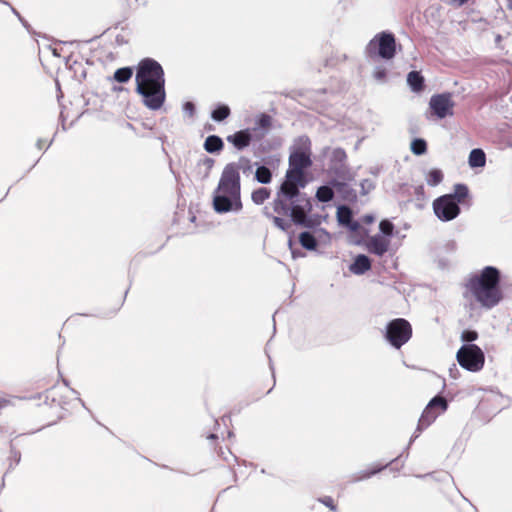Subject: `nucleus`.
I'll return each mask as SVG.
<instances>
[{"label":"nucleus","instance_id":"nucleus-47","mask_svg":"<svg viewBox=\"0 0 512 512\" xmlns=\"http://www.w3.org/2000/svg\"><path fill=\"white\" fill-rule=\"evenodd\" d=\"M11 455H12V457L15 459L16 464H18V463L20 462V459H21V454H20V452H19V451H17V450H12V451H11Z\"/></svg>","mask_w":512,"mask_h":512},{"label":"nucleus","instance_id":"nucleus-37","mask_svg":"<svg viewBox=\"0 0 512 512\" xmlns=\"http://www.w3.org/2000/svg\"><path fill=\"white\" fill-rule=\"evenodd\" d=\"M478 338V333L475 330L466 329L461 333V340L464 344H473Z\"/></svg>","mask_w":512,"mask_h":512},{"label":"nucleus","instance_id":"nucleus-44","mask_svg":"<svg viewBox=\"0 0 512 512\" xmlns=\"http://www.w3.org/2000/svg\"><path fill=\"white\" fill-rule=\"evenodd\" d=\"M0 4H3V5H6V6H9L12 13L17 16V18H21L22 16L20 15V13L6 0H0Z\"/></svg>","mask_w":512,"mask_h":512},{"label":"nucleus","instance_id":"nucleus-49","mask_svg":"<svg viewBox=\"0 0 512 512\" xmlns=\"http://www.w3.org/2000/svg\"><path fill=\"white\" fill-rule=\"evenodd\" d=\"M19 21L22 23V25H23L27 30H29L30 25L28 24V22H27L23 17L19 18Z\"/></svg>","mask_w":512,"mask_h":512},{"label":"nucleus","instance_id":"nucleus-38","mask_svg":"<svg viewBox=\"0 0 512 512\" xmlns=\"http://www.w3.org/2000/svg\"><path fill=\"white\" fill-rule=\"evenodd\" d=\"M360 187H361V194L367 195L368 193H370L372 190L375 189V183L370 179H363L360 182Z\"/></svg>","mask_w":512,"mask_h":512},{"label":"nucleus","instance_id":"nucleus-5","mask_svg":"<svg viewBox=\"0 0 512 512\" xmlns=\"http://www.w3.org/2000/svg\"><path fill=\"white\" fill-rule=\"evenodd\" d=\"M319 161L327 167V171L333 177L342 180H352L353 175L348 165V156L341 147L324 146L318 155Z\"/></svg>","mask_w":512,"mask_h":512},{"label":"nucleus","instance_id":"nucleus-35","mask_svg":"<svg viewBox=\"0 0 512 512\" xmlns=\"http://www.w3.org/2000/svg\"><path fill=\"white\" fill-rule=\"evenodd\" d=\"M394 228V224L390 220L384 219L379 223V234L389 239L394 234Z\"/></svg>","mask_w":512,"mask_h":512},{"label":"nucleus","instance_id":"nucleus-28","mask_svg":"<svg viewBox=\"0 0 512 512\" xmlns=\"http://www.w3.org/2000/svg\"><path fill=\"white\" fill-rule=\"evenodd\" d=\"M230 108L225 104H218L211 112V118L216 122H222L230 116Z\"/></svg>","mask_w":512,"mask_h":512},{"label":"nucleus","instance_id":"nucleus-43","mask_svg":"<svg viewBox=\"0 0 512 512\" xmlns=\"http://www.w3.org/2000/svg\"><path fill=\"white\" fill-rule=\"evenodd\" d=\"M346 228L351 232H357L360 229V223L357 220H352Z\"/></svg>","mask_w":512,"mask_h":512},{"label":"nucleus","instance_id":"nucleus-8","mask_svg":"<svg viewBox=\"0 0 512 512\" xmlns=\"http://www.w3.org/2000/svg\"><path fill=\"white\" fill-rule=\"evenodd\" d=\"M412 337V326L404 318H396L388 322L385 339L396 349H400Z\"/></svg>","mask_w":512,"mask_h":512},{"label":"nucleus","instance_id":"nucleus-14","mask_svg":"<svg viewBox=\"0 0 512 512\" xmlns=\"http://www.w3.org/2000/svg\"><path fill=\"white\" fill-rule=\"evenodd\" d=\"M226 139L237 150L242 151L251 144L253 140V132L250 128L242 129L234 134L228 135Z\"/></svg>","mask_w":512,"mask_h":512},{"label":"nucleus","instance_id":"nucleus-27","mask_svg":"<svg viewBox=\"0 0 512 512\" xmlns=\"http://www.w3.org/2000/svg\"><path fill=\"white\" fill-rule=\"evenodd\" d=\"M337 220L340 225L346 227L353 218L352 209L347 205H341L337 208Z\"/></svg>","mask_w":512,"mask_h":512},{"label":"nucleus","instance_id":"nucleus-51","mask_svg":"<svg viewBox=\"0 0 512 512\" xmlns=\"http://www.w3.org/2000/svg\"><path fill=\"white\" fill-rule=\"evenodd\" d=\"M317 232L324 234L328 239L330 238V234L325 229H319Z\"/></svg>","mask_w":512,"mask_h":512},{"label":"nucleus","instance_id":"nucleus-7","mask_svg":"<svg viewBox=\"0 0 512 512\" xmlns=\"http://www.w3.org/2000/svg\"><path fill=\"white\" fill-rule=\"evenodd\" d=\"M369 57H379L385 60H390L396 53L395 36L391 32L378 33L366 47Z\"/></svg>","mask_w":512,"mask_h":512},{"label":"nucleus","instance_id":"nucleus-32","mask_svg":"<svg viewBox=\"0 0 512 512\" xmlns=\"http://www.w3.org/2000/svg\"><path fill=\"white\" fill-rule=\"evenodd\" d=\"M270 197V190L265 187H260L252 192V201L257 204H263Z\"/></svg>","mask_w":512,"mask_h":512},{"label":"nucleus","instance_id":"nucleus-13","mask_svg":"<svg viewBox=\"0 0 512 512\" xmlns=\"http://www.w3.org/2000/svg\"><path fill=\"white\" fill-rule=\"evenodd\" d=\"M440 415L439 412L433 410V409H429V406L426 405L424 411L422 412L420 418H419V421H418V425H417V428H416V431L414 432V434L412 435V437L410 438V441L406 447V449H409V447L411 446V444L413 443V441L419 437L420 433L425 430L426 428H428L435 420L436 418Z\"/></svg>","mask_w":512,"mask_h":512},{"label":"nucleus","instance_id":"nucleus-54","mask_svg":"<svg viewBox=\"0 0 512 512\" xmlns=\"http://www.w3.org/2000/svg\"><path fill=\"white\" fill-rule=\"evenodd\" d=\"M209 439H217V435L216 434H210L208 436Z\"/></svg>","mask_w":512,"mask_h":512},{"label":"nucleus","instance_id":"nucleus-52","mask_svg":"<svg viewBox=\"0 0 512 512\" xmlns=\"http://www.w3.org/2000/svg\"><path fill=\"white\" fill-rule=\"evenodd\" d=\"M501 40H502V36L500 34H497L495 37V43L497 46H499V43L501 42Z\"/></svg>","mask_w":512,"mask_h":512},{"label":"nucleus","instance_id":"nucleus-59","mask_svg":"<svg viewBox=\"0 0 512 512\" xmlns=\"http://www.w3.org/2000/svg\"><path fill=\"white\" fill-rule=\"evenodd\" d=\"M292 255H293V258H295L296 257V252L292 251Z\"/></svg>","mask_w":512,"mask_h":512},{"label":"nucleus","instance_id":"nucleus-17","mask_svg":"<svg viewBox=\"0 0 512 512\" xmlns=\"http://www.w3.org/2000/svg\"><path fill=\"white\" fill-rule=\"evenodd\" d=\"M371 260L365 254H359L354 258L349 270L355 275H363L371 269Z\"/></svg>","mask_w":512,"mask_h":512},{"label":"nucleus","instance_id":"nucleus-33","mask_svg":"<svg viewBox=\"0 0 512 512\" xmlns=\"http://www.w3.org/2000/svg\"><path fill=\"white\" fill-rule=\"evenodd\" d=\"M410 149L417 156L424 155L427 152V142L423 138H415L411 142Z\"/></svg>","mask_w":512,"mask_h":512},{"label":"nucleus","instance_id":"nucleus-19","mask_svg":"<svg viewBox=\"0 0 512 512\" xmlns=\"http://www.w3.org/2000/svg\"><path fill=\"white\" fill-rule=\"evenodd\" d=\"M263 214L267 217V218H270L272 219L274 225L279 228L280 230L282 231H288L290 228H291V220L288 221V220H285L284 218H281L279 216H275L274 215V211H273V202L269 205H266L264 208H263ZM275 214H277L275 212Z\"/></svg>","mask_w":512,"mask_h":512},{"label":"nucleus","instance_id":"nucleus-29","mask_svg":"<svg viewBox=\"0 0 512 512\" xmlns=\"http://www.w3.org/2000/svg\"><path fill=\"white\" fill-rule=\"evenodd\" d=\"M429 406V409H433L440 414L445 412L448 409V401L445 397L441 395H436L433 397L427 404Z\"/></svg>","mask_w":512,"mask_h":512},{"label":"nucleus","instance_id":"nucleus-21","mask_svg":"<svg viewBox=\"0 0 512 512\" xmlns=\"http://www.w3.org/2000/svg\"><path fill=\"white\" fill-rule=\"evenodd\" d=\"M203 147L210 154L220 153L224 148V142L218 135H209L205 139Z\"/></svg>","mask_w":512,"mask_h":512},{"label":"nucleus","instance_id":"nucleus-39","mask_svg":"<svg viewBox=\"0 0 512 512\" xmlns=\"http://www.w3.org/2000/svg\"><path fill=\"white\" fill-rule=\"evenodd\" d=\"M387 71L383 67H376L373 76L378 81H384L386 79Z\"/></svg>","mask_w":512,"mask_h":512},{"label":"nucleus","instance_id":"nucleus-25","mask_svg":"<svg viewBox=\"0 0 512 512\" xmlns=\"http://www.w3.org/2000/svg\"><path fill=\"white\" fill-rule=\"evenodd\" d=\"M299 243L304 249L308 251H315L318 246V240L316 236L309 231H303L299 234Z\"/></svg>","mask_w":512,"mask_h":512},{"label":"nucleus","instance_id":"nucleus-41","mask_svg":"<svg viewBox=\"0 0 512 512\" xmlns=\"http://www.w3.org/2000/svg\"><path fill=\"white\" fill-rule=\"evenodd\" d=\"M183 111L189 116H193L195 113V105L193 102L187 101L183 104Z\"/></svg>","mask_w":512,"mask_h":512},{"label":"nucleus","instance_id":"nucleus-9","mask_svg":"<svg viewBox=\"0 0 512 512\" xmlns=\"http://www.w3.org/2000/svg\"><path fill=\"white\" fill-rule=\"evenodd\" d=\"M459 365L470 372L480 371L485 362L482 349L476 344H463L456 354Z\"/></svg>","mask_w":512,"mask_h":512},{"label":"nucleus","instance_id":"nucleus-46","mask_svg":"<svg viewBox=\"0 0 512 512\" xmlns=\"http://www.w3.org/2000/svg\"><path fill=\"white\" fill-rule=\"evenodd\" d=\"M71 391H72L75 395H79V393H78L75 389L71 388ZM76 399H77V401L81 404V406H82L84 409H86L88 412H90V410H89V409H88V407L86 406L85 402H84V401H83L79 396H77V398H76Z\"/></svg>","mask_w":512,"mask_h":512},{"label":"nucleus","instance_id":"nucleus-56","mask_svg":"<svg viewBox=\"0 0 512 512\" xmlns=\"http://www.w3.org/2000/svg\"><path fill=\"white\" fill-rule=\"evenodd\" d=\"M270 369L273 370L272 363L270 362ZM272 374L274 375V371H272Z\"/></svg>","mask_w":512,"mask_h":512},{"label":"nucleus","instance_id":"nucleus-31","mask_svg":"<svg viewBox=\"0 0 512 512\" xmlns=\"http://www.w3.org/2000/svg\"><path fill=\"white\" fill-rule=\"evenodd\" d=\"M133 75L131 67L118 68L113 75V79L118 83H127Z\"/></svg>","mask_w":512,"mask_h":512},{"label":"nucleus","instance_id":"nucleus-4","mask_svg":"<svg viewBox=\"0 0 512 512\" xmlns=\"http://www.w3.org/2000/svg\"><path fill=\"white\" fill-rule=\"evenodd\" d=\"M468 196L469 189L466 184H455L453 193L439 196L433 201L434 214L442 222L454 220L461 213L460 204Z\"/></svg>","mask_w":512,"mask_h":512},{"label":"nucleus","instance_id":"nucleus-55","mask_svg":"<svg viewBox=\"0 0 512 512\" xmlns=\"http://www.w3.org/2000/svg\"><path fill=\"white\" fill-rule=\"evenodd\" d=\"M63 384H64L65 386L69 387V381H68V380H66V379H63Z\"/></svg>","mask_w":512,"mask_h":512},{"label":"nucleus","instance_id":"nucleus-42","mask_svg":"<svg viewBox=\"0 0 512 512\" xmlns=\"http://www.w3.org/2000/svg\"><path fill=\"white\" fill-rule=\"evenodd\" d=\"M201 162H202V165H204L206 168V175H208L210 173V170L214 166V163H215L214 159H212L210 157H205Z\"/></svg>","mask_w":512,"mask_h":512},{"label":"nucleus","instance_id":"nucleus-3","mask_svg":"<svg viewBox=\"0 0 512 512\" xmlns=\"http://www.w3.org/2000/svg\"><path fill=\"white\" fill-rule=\"evenodd\" d=\"M500 281V271L494 266H486L480 274L469 279L467 287L482 307L491 309L497 306L503 297Z\"/></svg>","mask_w":512,"mask_h":512},{"label":"nucleus","instance_id":"nucleus-45","mask_svg":"<svg viewBox=\"0 0 512 512\" xmlns=\"http://www.w3.org/2000/svg\"><path fill=\"white\" fill-rule=\"evenodd\" d=\"M375 220V217L372 214H366L363 216L362 221L365 224H371Z\"/></svg>","mask_w":512,"mask_h":512},{"label":"nucleus","instance_id":"nucleus-16","mask_svg":"<svg viewBox=\"0 0 512 512\" xmlns=\"http://www.w3.org/2000/svg\"><path fill=\"white\" fill-rule=\"evenodd\" d=\"M389 245L390 239L384 238L380 234H376L369 238L366 248L370 253L381 257L388 251Z\"/></svg>","mask_w":512,"mask_h":512},{"label":"nucleus","instance_id":"nucleus-1","mask_svg":"<svg viewBox=\"0 0 512 512\" xmlns=\"http://www.w3.org/2000/svg\"><path fill=\"white\" fill-rule=\"evenodd\" d=\"M309 180L306 171H286L273 200V211L278 215L291 217L294 224L305 228H315L320 225L318 216H311L312 202L304 189Z\"/></svg>","mask_w":512,"mask_h":512},{"label":"nucleus","instance_id":"nucleus-53","mask_svg":"<svg viewBox=\"0 0 512 512\" xmlns=\"http://www.w3.org/2000/svg\"><path fill=\"white\" fill-rule=\"evenodd\" d=\"M507 7L512 9V0H507Z\"/></svg>","mask_w":512,"mask_h":512},{"label":"nucleus","instance_id":"nucleus-30","mask_svg":"<svg viewBox=\"0 0 512 512\" xmlns=\"http://www.w3.org/2000/svg\"><path fill=\"white\" fill-rule=\"evenodd\" d=\"M255 179L261 184H269L272 180V172L265 165H259L255 171Z\"/></svg>","mask_w":512,"mask_h":512},{"label":"nucleus","instance_id":"nucleus-22","mask_svg":"<svg viewBox=\"0 0 512 512\" xmlns=\"http://www.w3.org/2000/svg\"><path fill=\"white\" fill-rule=\"evenodd\" d=\"M457 250V243L454 240H448L446 241L441 247L437 249V256L439 258V266L441 268H445L448 266V260H445L442 257V255L445 254H454Z\"/></svg>","mask_w":512,"mask_h":512},{"label":"nucleus","instance_id":"nucleus-15","mask_svg":"<svg viewBox=\"0 0 512 512\" xmlns=\"http://www.w3.org/2000/svg\"><path fill=\"white\" fill-rule=\"evenodd\" d=\"M349 180H342L337 177L331 179L332 186L344 201L354 202L357 200L356 191L348 184Z\"/></svg>","mask_w":512,"mask_h":512},{"label":"nucleus","instance_id":"nucleus-36","mask_svg":"<svg viewBox=\"0 0 512 512\" xmlns=\"http://www.w3.org/2000/svg\"><path fill=\"white\" fill-rule=\"evenodd\" d=\"M237 167V171H242L243 174L249 175L253 170V164L250 159L242 156L239 158L238 162L235 163Z\"/></svg>","mask_w":512,"mask_h":512},{"label":"nucleus","instance_id":"nucleus-10","mask_svg":"<svg viewBox=\"0 0 512 512\" xmlns=\"http://www.w3.org/2000/svg\"><path fill=\"white\" fill-rule=\"evenodd\" d=\"M216 189L233 196L240 195V175L235 163H229L224 167Z\"/></svg>","mask_w":512,"mask_h":512},{"label":"nucleus","instance_id":"nucleus-12","mask_svg":"<svg viewBox=\"0 0 512 512\" xmlns=\"http://www.w3.org/2000/svg\"><path fill=\"white\" fill-rule=\"evenodd\" d=\"M213 207L217 213H227L232 210H240L242 207L240 195L233 196L232 194L218 191V189H216L213 196Z\"/></svg>","mask_w":512,"mask_h":512},{"label":"nucleus","instance_id":"nucleus-24","mask_svg":"<svg viewBox=\"0 0 512 512\" xmlns=\"http://www.w3.org/2000/svg\"><path fill=\"white\" fill-rule=\"evenodd\" d=\"M468 164L471 168L484 167L486 164V154L481 148H474L470 151Z\"/></svg>","mask_w":512,"mask_h":512},{"label":"nucleus","instance_id":"nucleus-23","mask_svg":"<svg viewBox=\"0 0 512 512\" xmlns=\"http://www.w3.org/2000/svg\"><path fill=\"white\" fill-rule=\"evenodd\" d=\"M335 195V187L331 184V179L327 184L318 187L316 191V199L322 203H328L333 200Z\"/></svg>","mask_w":512,"mask_h":512},{"label":"nucleus","instance_id":"nucleus-26","mask_svg":"<svg viewBox=\"0 0 512 512\" xmlns=\"http://www.w3.org/2000/svg\"><path fill=\"white\" fill-rule=\"evenodd\" d=\"M255 127H253L251 130L257 131L258 129L263 130L261 137H263L269 130V128L272 125V117L267 113H261L257 118L255 122Z\"/></svg>","mask_w":512,"mask_h":512},{"label":"nucleus","instance_id":"nucleus-6","mask_svg":"<svg viewBox=\"0 0 512 512\" xmlns=\"http://www.w3.org/2000/svg\"><path fill=\"white\" fill-rule=\"evenodd\" d=\"M287 171H306L312 166L311 141L308 136L301 135L295 139L288 159Z\"/></svg>","mask_w":512,"mask_h":512},{"label":"nucleus","instance_id":"nucleus-50","mask_svg":"<svg viewBox=\"0 0 512 512\" xmlns=\"http://www.w3.org/2000/svg\"><path fill=\"white\" fill-rule=\"evenodd\" d=\"M43 143H44L43 139H38L37 142H36L37 148L38 149H42Z\"/></svg>","mask_w":512,"mask_h":512},{"label":"nucleus","instance_id":"nucleus-40","mask_svg":"<svg viewBox=\"0 0 512 512\" xmlns=\"http://www.w3.org/2000/svg\"><path fill=\"white\" fill-rule=\"evenodd\" d=\"M320 502L324 504L326 507L330 508L331 511H336L337 507L334 505V501L330 496H325L320 499Z\"/></svg>","mask_w":512,"mask_h":512},{"label":"nucleus","instance_id":"nucleus-20","mask_svg":"<svg viewBox=\"0 0 512 512\" xmlns=\"http://www.w3.org/2000/svg\"><path fill=\"white\" fill-rule=\"evenodd\" d=\"M407 84L413 92L419 93L425 88V79L421 72L413 70L407 75Z\"/></svg>","mask_w":512,"mask_h":512},{"label":"nucleus","instance_id":"nucleus-11","mask_svg":"<svg viewBox=\"0 0 512 512\" xmlns=\"http://www.w3.org/2000/svg\"><path fill=\"white\" fill-rule=\"evenodd\" d=\"M454 106L455 103L452 100V94L448 92L434 94L431 96L429 101V107L433 115H435L439 119H444L447 116H452L454 114Z\"/></svg>","mask_w":512,"mask_h":512},{"label":"nucleus","instance_id":"nucleus-58","mask_svg":"<svg viewBox=\"0 0 512 512\" xmlns=\"http://www.w3.org/2000/svg\"><path fill=\"white\" fill-rule=\"evenodd\" d=\"M52 142H53V139L48 143L47 148L50 147V145H52Z\"/></svg>","mask_w":512,"mask_h":512},{"label":"nucleus","instance_id":"nucleus-34","mask_svg":"<svg viewBox=\"0 0 512 512\" xmlns=\"http://www.w3.org/2000/svg\"><path fill=\"white\" fill-rule=\"evenodd\" d=\"M444 175L440 169H431L426 177L429 186H437L443 181Z\"/></svg>","mask_w":512,"mask_h":512},{"label":"nucleus","instance_id":"nucleus-18","mask_svg":"<svg viewBox=\"0 0 512 512\" xmlns=\"http://www.w3.org/2000/svg\"><path fill=\"white\" fill-rule=\"evenodd\" d=\"M401 456L402 455H400L399 457H397L394 460H392L389 463V465L398 462V460H399V458ZM387 467H388V464L380 465V466H375V467H373V468H371L369 470L361 471L359 473L353 474L351 476L349 482L350 483H356V482H359V481H362V480H365V479H369L370 477L376 475L377 473L381 472L382 470H384Z\"/></svg>","mask_w":512,"mask_h":512},{"label":"nucleus","instance_id":"nucleus-2","mask_svg":"<svg viewBox=\"0 0 512 512\" xmlns=\"http://www.w3.org/2000/svg\"><path fill=\"white\" fill-rule=\"evenodd\" d=\"M135 92L142 97V103L150 110H159L166 99L165 73L161 64L147 57L136 67Z\"/></svg>","mask_w":512,"mask_h":512},{"label":"nucleus","instance_id":"nucleus-48","mask_svg":"<svg viewBox=\"0 0 512 512\" xmlns=\"http://www.w3.org/2000/svg\"><path fill=\"white\" fill-rule=\"evenodd\" d=\"M9 401L6 400L5 398L3 397H0V410H2L3 408H5L7 405H8Z\"/></svg>","mask_w":512,"mask_h":512},{"label":"nucleus","instance_id":"nucleus-57","mask_svg":"<svg viewBox=\"0 0 512 512\" xmlns=\"http://www.w3.org/2000/svg\"><path fill=\"white\" fill-rule=\"evenodd\" d=\"M56 85H57V87H58V90H60V84H59V82H58V81H56Z\"/></svg>","mask_w":512,"mask_h":512}]
</instances>
